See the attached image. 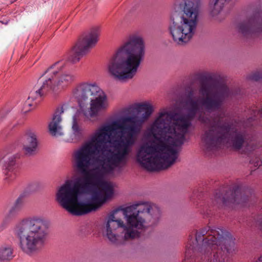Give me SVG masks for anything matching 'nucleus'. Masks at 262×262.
<instances>
[{"label": "nucleus", "mask_w": 262, "mask_h": 262, "mask_svg": "<svg viewBox=\"0 0 262 262\" xmlns=\"http://www.w3.org/2000/svg\"><path fill=\"white\" fill-rule=\"evenodd\" d=\"M66 67L64 60L58 61L50 66L42 75L41 86L37 91L30 93L25 107H35L42 96L49 93L59 94L71 85L75 80V76L70 72L64 71Z\"/></svg>", "instance_id": "obj_9"}, {"label": "nucleus", "mask_w": 262, "mask_h": 262, "mask_svg": "<svg viewBox=\"0 0 262 262\" xmlns=\"http://www.w3.org/2000/svg\"><path fill=\"white\" fill-rule=\"evenodd\" d=\"M25 203L24 199L23 196L18 198L13 206L9 210V215H13L17 211H19L23 207Z\"/></svg>", "instance_id": "obj_19"}, {"label": "nucleus", "mask_w": 262, "mask_h": 262, "mask_svg": "<svg viewBox=\"0 0 262 262\" xmlns=\"http://www.w3.org/2000/svg\"><path fill=\"white\" fill-rule=\"evenodd\" d=\"M256 262H262V255L260 256Z\"/></svg>", "instance_id": "obj_21"}, {"label": "nucleus", "mask_w": 262, "mask_h": 262, "mask_svg": "<svg viewBox=\"0 0 262 262\" xmlns=\"http://www.w3.org/2000/svg\"><path fill=\"white\" fill-rule=\"evenodd\" d=\"M259 229L260 231L262 232V222L260 224Z\"/></svg>", "instance_id": "obj_22"}, {"label": "nucleus", "mask_w": 262, "mask_h": 262, "mask_svg": "<svg viewBox=\"0 0 262 262\" xmlns=\"http://www.w3.org/2000/svg\"><path fill=\"white\" fill-rule=\"evenodd\" d=\"M14 233L21 251L32 256L38 254L45 246L50 233L49 225L43 217L32 216L18 222Z\"/></svg>", "instance_id": "obj_7"}, {"label": "nucleus", "mask_w": 262, "mask_h": 262, "mask_svg": "<svg viewBox=\"0 0 262 262\" xmlns=\"http://www.w3.org/2000/svg\"><path fill=\"white\" fill-rule=\"evenodd\" d=\"M259 76L258 77H256V74H254L253 76V77H252V79H253L254 80H257L259 78Z\"/></svg>", "instance_id": "obj_20"}, {"label": "nucleus", "mask_w": 262, "mask_h": 262, "mask_svg": "<svg viewBox=\"0 0 262 262\" xmlns=\"http://www.w3.org/2000/svg\"><path fill=\"white\" fill-rule=\"evenodd\" d=\"M199 120L206 125L202 138L206 146H214L231 141L235 149H243L244 151L253 149L254 143L251 140L226 125L227 119L224 114L216 115L210 119L200 116Z\"/></svg>", "instance_id": "obj_6"}, {"label": "nucleus", "mask_w": 262, "mask_h": 262, "mask_svg": "<svg viewBox=\"0 0 262 262\" xmlns=\"http://www.w3.org/2000/svg\"><path fill=\"white\" fill-rule=\"evenodd\" d=\"M195 239L198 243L202 242L201 250L208 252L210 250H227L233 242L227 233L221 229L209 230L204 228L196 233Z\"/></svg>", "instance_id": "obj_10"}, {"label": "nucleus", "mask_w": 262, "mask_h": 262, "mask_svg": "<svg viewBox=\"0 0 262 262\" xmlns=\"http://www.w3.org/2000/svg\"><path fill=\"white\" fill-rule=\"evenodd\" d=\"M62 118L59 114L54 116L52 120L49 124L50 134L54 137H58L63 135L61 126Z\"/></svg>", "instance_id": "obj_16"}, {"label": "nucleus", "mask_w": 262, "mask_h": 262, "mask_svg": "<svg viewBox=\"0 0 262 262\" xmlns=\"http://www.w3.org/2000/svg\"><path fill=\"white\" fill-rule=\"evenodd\" d=\"M199 98L189 99L185 110L188 116H172L166 110L161 111L155 120L146 128L136 155L137 162L149 171L167 169L173 165L178 157L179 147L184 143L185 134L191 119L198 112L217 109L224 93H214L211 88L202 85Z\"/></svg>", "instance_id": "obj_2"}, {"label": "nucleus", "mask_w": 262, "mask_h": 262, "mask_svg": "<svg viewBox=\"0 0 262 262\" xmlns=\"http://www.w3.org/2000/svg\"><path fill=\"white\" fill-rule=\"evenodd\" d=\"M16 155L9 150H0V168L3 170L5 182L9 184L13 182L17 176V166Z\"/></svg>", "instance_id": "obj_12"}, {"label": "nucleus", "mask_w": 262, "mask_h": 262, "mask_svg": "<svg viewBox=\"0 0 262 262\" xmlns=\"http://www.w3.org/2000/svg\"><path fill=\"white\" fill-rule=\"evenodd\" d=\"M176 4L181 11L171 17L169 31L176 43L184 45L195 33L200 0H176Z\"/></svg>", "instance_id": "obj_8"}, {"label": "nucleus", "mask_w": 262, "mask_h": 262, "mask_svg": "<svg viewBox=\"0 0 262 262\" xmlns=\"http://www.w3.org/2000/svg\"><path fill=\"white\" fill-rule=\"evenodd\" d=\"M137 206L138 210L132 213L115 211L107 217L102 225V232L110 242L121 245L132 240L139 236L138 229L144 228L152 219L160 217V209L155 204L143 203Z\"/></svg>", "instance_id": "obj_3"}, {"label": "nucleus", "mask_w": 262, "mask_h": 262, "mask_svg": "<svg viewBox=\"0 0 262 262\" xmlns=\"http://www.w3.org/2000/svg\"><path fill=\"white\" fill-rule=\"evenodd\" d=\"M237 28L239 32L245 35L258 34L262 32V20L255 17L250 18L239 24Z\"/></svg>", "instance_id": "obj_14"}, {"label": "nucleus", "mask_w": 262, "mask_h": 262, "mask_svg": "<svg viewBox=\"0 0 262 262\" xmlns=\"http://www.w3.org/2000/svg\"><path fill=\"white\" fill-rule=\"evenodd\" d=\"M213 201L220 206L233 208L242 202L241 194L238 190H217L215 192Z\"/></svg>", "instance_id": "obj_13"}, {"label": "nucleus", "mask_w": 262, "mask_h": 262, "mask_svg": "<svg viewBox=\"0 0 262 262\" xmlns=\"http://www.w3.org/2000/svg\"><path fill=\"white\" fill-rule=\"evenodd\" d=\"M37 146L36 135L32 130H27L24 136L23 148L26 154H31Z\"/></svg>", "instance_id": "obj_15"}, {"label": "nucleus", "mask_w": 262, "mask_h": 262, "mask_svg": "<svg viewBox=\"0 0 262 262\" xmlns=\"http://www.w3.org/2000/svg\"><path fill=\"white\" fill-rule=\"evenodd\" d=\"M146 53L143 37L132 34L127 36L110 57L106 71L112 79L126 82L137 74Z\"/></svg>", "instance_id": "obj_4"}, {"label": "nucleus", "mask_w": 262, "mask_h": 262, "mask_svg": "<svg viewBox=\"0 0 262 262\" xmlns=\"http://www.w3.org/2000/svg\"><path fill=\"white\" fill-rule=\"evenodd\" d=\"M14 250L10 245L0 246V261L7 262L12 260L14 257Z\"/></svg>", "instance_id": "obj_18"}, {"label": "nucleus", "mask_w": 262, "mask_h": 262, "mask_svg": "<svg viewBox=\"0 0 262 262\" xmlns=\"http://www.w3.org/2000/svg\"><path fill=\"white\" fill-rule=\"evenodd\" d=\"M30 110V109H26V110H24V113H26L28 111H29Z\"/></svg>", "instance_id": "obj_23"}, {"label": "nucleus", "mask_w": 262, "mask_h": 262, "mask_svg": "<svg viewBox=\"0 0 262 262\" xmlns=\"http://www.w3.org/2000/svg\"><path fill=\"white\" fill-rule=\"evenodd\" d=\"M73 95L79 108L71 120V140L79 139L82 135L80 120L92 121L99 113L106 111L110 107L106 94L96 83H81L73 90Z\"/></svg>", "instance_id": "obj_5"}, {"label": "nucleus", "mask_w": 262, "mask_h": 262, "mask_svg": "<svg viewBox=\"0 0 262 262\" xmlns=\"http://www.w3.org/2000/svg\"><path fill=\"white\" fill-rule=\"evenodd\" d=\"M135 108L136 115L101 126L73 152V166L83 177L66 181L55 192V201L69 213L79 216L96 211L115 196V184L106 178L126 165L142 125L154 111L146 102Z\"/></svg>", "instance_id": "obj_1"}, {"label": "nucleus", "mask_w": 262, "mask_h": 262, "mask_svg": "<svg viewBox=\"0 0 262 262\" xmlns=\"http://www.w3.org/2000/svg\"><path fill=\"white\" fill-rule=\"evenodd\" d=\"M100 32V26L91 27L84 36L79 40L72 48L69 53L68 60L73 63L78 62L81 58L98 42Z\"/></svg>", "instance_id": "obj_11"}, {"label": "nucleus", "mask_w": 262, "mask_h": 262, "mask_svg": "<svg viewBox=\"0 0 262 262\" xmlns=\"http://www.w3.org/2000/svg\"><path fill=\"white\" fill-rule=\"evenodd\" d=\"M226 0H211L209 5V13L212 17H217L224 11Z\"/></svg>", "instance_id": "obj_17"}]
</instances>
